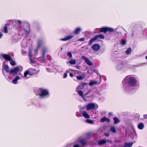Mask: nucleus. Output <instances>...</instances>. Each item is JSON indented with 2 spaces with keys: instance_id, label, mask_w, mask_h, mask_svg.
Instances as JSON below:
<instances>
[{
  "instance_id": "obj_1",
  "label": "nucleus",
  "mask_w": 147,
  "mask_h": 147,
  "mask_svg": "<svg viewBox=\"0 0 147 147\" xmlns=\"http://www.w3.org/2000/svg\"><path fill=\"white\" fill-rule=\"evenodd\" d=\"M122 82L123 88H126L136 86L137 80L134 77L127 76L123 79Z\"/></svg>"
},
{
  "instance_id": "obj_2",
  "label": "nucleus",
  "mask_w": 147,
  "mask_h": 147,
  "mask_svg": "<svg viewBox=\"0 0 147 147\" xmlns=\"http://www.w3.org/2000/svg\"><path fill=\"white\" fill-rule=\"evenodd\" d=\"M19 26L21 28H22L26 32L27 35H28L30 33V25L27 22H21L19 20Z\"/></svg>"
},
{
  "instance_id": "obj_3",
  "label": "nucleus",
  "mask_w": 147,
  "mask_h": 147,
  "mask_svg": "<svg viewBox=\"0 0 147 147\" xmlns=\"http://www.w3.org/2000/svg\"><path fill=\"white\" fill-rule=\"evenodd\" d=\"M38 95L40 98L48 97L50 96L49 90L42 88H39L38 90Z\"/></svg>"
},
{
  "instance_id": "obj_4",
  "label": "nucleus",
  "mask_w": 147,
  "mask_h": 147,
  "mask_svg": "<svg viewBox=\"0 0 147 147\" xmlns=\"http://www.w3.org/2000/svg\"><path fill=\"white\" fill-rule=\"evenodd\" d=\"M2 57L6 60L9 61L10 64L12 66L16 65V63L15 61L12 60L11 57L6 54H3L2 55Z\"/></svg>"
},
{
  "instance_id": "obj_5",
  "label": "nucleus",
  "mask_w": 147,
  "mask_h": 147,
  "mask_svg": "<svg viewBox=\"0 0 147 147\" xmlns=\"http://www.w3.org/2000/svg\"><path fill=\"white\" fill-rule=\"evenodd\" d=\"M100 29V30L99 32V33L103 32L105 33H107V32H112L114 30L113 28L110 27H102Z\"/></svg>"
},
{
  "instance_id": "obj_6",
  "label": "nucleus",
  "mask_w": 147,
  "mask_h": 147,
  "mask_svg": "<svg viewBox=\"0 0 147 147\" xmlns=\"http://www.w3.org/2000/svg\"><path fill=\"white\" fill-rule=\"evenodd\" d=\"M92 49L95 51H97L99 50L100 48V45L97 44H95L92 46Z\"/></svg>"
},
{
  "instance_id": "obj_7",
  "label": "nucleus",
  "mask_w": 147,
  "mask_h": 147,
  "mask_svg": "<svg viewBox=\"0 0 147 147\" xmlns=\"http://www.w3.org/2000/svg\"><path fill=\"white\" fill-rule=\"evenodd\" d=\"M47 49L45 47H43L41 50V57L44 58L45 57L46 53L47 52Z\"/></svg>"
},
{
  "instance_id": "obj_8",
  "label": "nucleus",
  "mask_w": 147,
  "mask_h": 147,
  "mask_svg": "<svg viewBox=\"0 0 147 147\" xmlns=\"http://www.w3.org/2000/svg\"><path fill=\"white\" fill-rule=\"evenodd\" d=\"M95 104L93 103H90L86 105V107L88 110L94 109L95 107Z\"/></svg>"
},
{
  "instance_id": "obj_9",
  "label": "nucleus",
  "mask_w": 147,
  "mask_h": 147,
  "mask_svg": "<svg viewBox=\"0 0 147 147\" xmlns=\"http://www.w3.org/2000/svg\"><path fill=\"white\" fill-rule=\"evenodd\" d=\"M18 71V67H16L13 68V69H12L10 71L9 74H16Z\"/></svg>"
},
{
  "instance_id": "obj_10",
  "label": "nucleus",
  "mask_w": 147,
  "mask_h": 147,
  "mask_svg": "<svg viewBox=\"0 0 147 147\" xmlns=\"http://www.w3.org/2000/svg\"><path fill=\"white\" fill-rule=\"evenodd\" d=\"M82 58L84 59L85 62L89 65H92V64L90 61L86 57L84 56H82Z\"/></svg>"
},
{
  "instance_id": "obj_11",
  "label": "nucleus",
  "mask_w": 147,
  "mask_h": 147,
  "mask_svg": "<svg viewBox=\"0 0 147 147\" xmlns=\"http://www.w3.org/2000/svg\"><path fill=\"white\" fill-rule=\"evenodd\" d=\"M43 40L42 39H40L38 40L37 45V48L39 49L41 47L43 44Z\"/></svg>"
},
{
  "instance_id": "obj_12",
  "label": "nucleus",
  "mask_w": 147,
  "mask_h": 147,
  "mask_svg": "<svg viewBox=\"0 0 147 147\" xmlns=\"http://www.w3.org/2000/svg\"><path fill=\"white\" fill-rule=\"evenodd\" d=\"M73 37V36L72 35H68L65 36L64 38L61 39V40L63 41H65L71 39Z\"/></svg>"
},
{
  "instance_id": "obj_13",
  "label": "nucleus",
  "mask_w": 147,
  "mask_h": 147,
  "mask_svg": "<svg viewBox=\"0 0 147 147\" xmlns=\"http://www.w3.org/2000/svg\"><path fill=\"white\" fill-rule=\"evenodd\" d=\"M9 26V23L6 24L3 27V31L5 33H7L8 32V28Z\"/></svg>"
},
{
  "instance_id": "obj_14",
  "label": "nucleus",
  "mask_w": 147,
  "mask_h": 147,
  "mask_svg": "<svg viewBox=\"0 0 147 147\" xmlns=\"http://www.w3.org/2000/svg\"><path fill=\"white\" fill-rule=\"evenodd\" d=\"M12 21L13 27L16 28L18 27V20H12Z\"/></svg>"
},
{
  "instance_id": "obj_15",
  "label": "nucleus",
  "mask_w": 147,
  "mask_h": 147,
  "mask_svg": "<svg viewBox=\"0 0 147 147\" xmlns=\"http://www.w3.org/2000/svg\"><path fill=\"white\" fill-rule=\"evenodd\" d=\"M81 31V28L80 27H78L76 28L74 32V33L75 34H78Z\"/></svg>"
},
{
  "instance_id": "obj_16",
  "label": "nucleus",
  "mask_w": 147,
  "mask_h": 147,
  "mask_svg": "<svg viewBox=\"0 0 147 147\" xmlns=\"http://www.w3.org/2000/svg\"><path fill=\"white\" fill-rule=\"evenodd\" d=\"M3 67L7 72L9 73L10 71L9 70V67L7 65L5 64H3Z\"/></svg>"
},
{
  "instance_id": "obj_17",
  "label": "nucleus",
  "mask_w": 147,
  "mask_h": 147,
  "mask_svg": "<svg viewBox=\"0 0 147 147\" xmlns=\"http://www.w3.org/2000/svg\"><path fill=\"white\" fill-rule=\"evenodd\" d=\"M29 72V75L32 76L35 74V70L33 69L30 68L28 70Z\"/></svg>"
},
{
  "instance_id": "obj_18",
  "label": "nucleus",
  "mask_w": 147,
  "mask_h": 147,
  "mask_svg": "<svg viewBox=\"0 0 147 147\" xmlns=\"http://www.w3.org/2000/svg\"><path fill=\"white\" fill-rule=\"evenodd\" d=\"M100 82L98 83L97 81L92 80L89 82V84L90 86H92L94 84H99Z\"/></svg>"
},
{
  "instance_id": "obj_19",
  "label": "nucleus",
  "mask_w": 147,
  "mask_h": 147,
  "mask_svg": "<svg viewBox=\"0 0 147 147\" xmlns=\"http://www.w3.org/2000/svg\"><path fill=\"white\" fill-rule=\"evenodd\" d=\"M133 144V143L132 142L125 143L124 145L123 146V147H131Z\"/></svg>"
},
{
  "instance_id": "obj_20",
  "label": "nucleus",
  "mask_w": 147,
  "mask_h": 147,
  "mask_svg": "<svg viewBox=\"0 0 147 147\" xmlns=\"http://www.w3.org/2000/svg\"><path fill=\"white\" fill-rule=\"evenodd\" d=\"M106 121L110 122V120L108 118H106L105 117L102 118L100 119V121L101 122H103Z\"/></svg>"
},
{
  "instance_id": "obj_21",
  "label": "nucleus",
  "mask_w": 147,
  "mask_h": 147,
  "mask_svg": "<svg viewBox=\"0 0 147 147\" xmlns=\"http://www.w3.org/2000/svg\"><path fill=\"white\" fill-rule=\"evenodd\" d=\"M97 40V39L96 36H95L94 37L90 40L89 42L88 45H91L92 43L93 42Z\"/></svg>"
},
{
  "instance_id": "obj_22",
  "label": "nucleus",
  "mask_w": 147,
  "mask_h": 147,
  "mask_svg": "<svg viewBox=\"0 0 147 147\" xmlns=\"http://www.w3.org/2000/svg\"><path fill=\"white\" fill-rule=\"evenodd\" d=\"M82 115L85 118H90L89 115L87 113V112L85 111H84L82 113Z\"/></svg>"
},
{
  "instance_id": "obj_23",
  "label": "nucleus",
  "mask_w": 147,
  "mask_h": 147,
  "mask_svg": "<svg viewBox=\"0 0 147 147\" xmlns=\"http://www.w3.org/2000/svg\"><path fill=\"white\" fill-rule=\"evenodd\" d=\"M107 140H102L99 141L98 142V144L100 145H103L105 144L106 143Z\"/></svg>"
},
{
  "instance_id": "obj_24",
  "label": "nucleus",
  "mask_w": 147,
  "mask_h": 147,
  "mask_svg": "<svg viewBox=\"0 0 147 147\" xmlns=\"http://www.w3.org/2000/svg\"><path fill=\"white\" fill-rule=\"evenodd\" d=\"M32 51L31 50V49H30L29 51V52L28 53V54H29L30 60V61H31L32 62Z\"/></svg>"
},
{
  "instance_id": "obj_25",
  "label": "nucleus",
  "mask_w": 147,
  "mask_h": 147,
  "mask_svg": "<svg viewBox=\"0 0 147 147\" xmlns=\"http://www.w3.org/2000/svg\"><path fill=\"white\" fill-rule=\"evenodd\" d=\"M69 63L71 65H75L76 63V61L75 59H71L69 61Z\"/></svg>"
},
{
  "instance_id": "obj_26",
  "label": "nucleus",
  "mask_w": 147,
  "mask_h": 147,
  "mask_svg": "<svg viewBox=\"0 0 147 147\" xmlns=\"http://www.w3.org/2000/svg\"><path fill=\"white\" fill-rule=\"evenodd\" d=\"M113 119L114 121V123L117 124L119 123L120 121V120L117 117H114Z\"/></svg>"
},
{
  "instance_id": "obj_27",
  "label": "nucleus",
  "mask_w": 147,
  "mask_h": 147,
  "mask_svg": "<svg viewBox=\"0 0 147 147\" xmlns=\"http://www.w3.org/2000/svg\"><path fill=\"white\" fill-rule=\"evenodd\" d=\"M144 127V125L142 123H140L138 125V127L140 129H142Z\"/></svg>"
},
{
  "instance_id": "obj_28",
  "label": "nucleus",
  "mask_w": 147,
  "mask_h": 147,
  "mask_svg": "<svg viewBox=\"0 0 147 147\" xmlns=\"http://www.w3.org/2000/svg\"><path fill=\"white\" fill-rule=\"evenodd\" d=\"M97 40L99 38L100 39H104V36L102 34H100L95 36Z\"/></svg>"
},
{
  "instance_id": "obj_29",
  "label": "nucleus",
  "mask_w": 147,
  "mask_h": 147,
  "mask_svg": "<svg viewBox=\"0 0 147 147\" xmlns=\"http://www.w3.org/2000/svg\"><path fill=\"white\" fill-rule=\"evenodd\" d=\"M18 80V76H16V78L13 80L12 81V83L14 84H16L17 83V81Z\"/></svg>"
},
{
  "instance_id": "obj_30",
  "label": "nucleus",
  "mask_w": 147,
  "mask_h": 147,
  "mask_svg": "<svg viewBox=\"0 0 147 147\" xmlns=\"http://www.w3.org/2000/svg\"><path fill=\"white\" fill-rule=\"evenodd\" d=\"M131 49L130 47L128 48L126 51L125 53L127 55L130 54L131 53Z\"/></svg>"
},
{
  "instance_id": "obj_31",
  "label": "nucleus",
  "mask_w": 147,
  "mask_h": 147,
  "mask_svg": "<svg viewBox=\"0 0 147 147\" xmlns=\"http://www.w3.org/2000/svg\"><path fill=\"white\" fill-rule=\"evenodd\" d=\"M77 92L78 93L80 96H82V97L84 99V95H83V92L82 91H77Z\"/></svg>"
},
{
  "instance_id": "obj_32",
  "label": "nucleus",
  "mask_w": 147,
  "mask_h": 147,
  "mask_svg": "<svg viewBox=\"0 0 147 147\" xmlns=\"http://www.w3.org/2000/svg\"><path fill=\"white\" fill-rule=\"evenodd\" d=\"M83 88L82 87L81 85H79L78 87L76 88V90L77 91H80V90H82Z\"/></svg>"
},
{
  "instance_id": "obj_33",
  "label": "nucleus",
  "mask_w": 147,
  "mask_h": 147,
  "mask_svg": "<svg viewBox=\"0 0 147 147\" xmlns=\"http://www.w3.org/2000/svg\"><path fill=\"white\" fill-rule=\"evenodd\" d=\"M110 130L114 133H116V131L115 127H111Z\"/></svg>"
},
{
  "instance_id": "obj_34",
  "label": "nucleus",
  "mask_w": 147,
  "mask_h": 147,
  "mask_svg": "<svg viewBox=\"0 0 147 147\" xmlns=\"http://www.w3.org/2000/svg\"><path fill=\"white\" fill-rule=\"evenodd\" d=\"M126 43V41L125 40L122 39L120 42V44L123 45H125Z\"/></svg>"
},
{
  "instance_id": "obj_35",
  "label": "nucleus",
  "mask_w": 147,
  "mask_h": 147,
  "mask_svg": "<svg viewBox=\"0 0 147 147\" xmlns=\"http://www.w3.org/2000/svg\"><path fill=\"white\" fill-rule=\"evenodd\" d=\"M80 73H81V71L78 70H75L74 73V76H76L77 75L79 74Z\"/></svg>"
},
{
  "instance_id": "obj_36",
  "label": "nucleus",
  "mask_w": 147,
  "mask_h": 147,
  "mask_svg": "<svg viewBox=\"0 0 147 147\" xmlns=\"http://www.w3.org/2000/svg\"><path fill=\"white\" fill-rule=\"evenodd\" d=\"M69 71L68 70H67L66 71V72L64 73L63 75V78H65L67 76V73H69Z\"/></svg>"
},
{
  "instance_id": "obj_37",
  "label": "nucleus",
  "mask_w": 147,
  "mask_h": 147,
  "mask_svg": "<svg viewBox=\"0 0 147 147\" xmlns=\"http://www.w3.org/2000/svg\"><path fill=\"white\" fill-rule=\"evenodd\" d=\"M76 77L77 79L78 80H82L83 78V77L81 76H76Z\"/></svg>"
},
{
  "instance_id": "obj_38",
  "label": "nucleus",
  "mask_w": 147,
  "mask_h": 147,
  "mask_svg": "<svg viewBox=\"0 0 147 147\" xmlns=\"http://www.w3.org/2000/svg\"><path fill=\"white\" fill-rule=\"evenodd\" d=\"M81 145L83 146H84L86 144V142L82 140L81 141Z\"/></svg>"
},
{
  "instance_id": "obj_39",
  "label": "nucleus",
  "mask_w": 147,
  "mask_h": 147,
  "mask_svg": "<svg viewBox=\"0 0 147 147\" xmlns=\"http://www.w3.org/2000/svg\"><path fill=\"white\" fill-rule=\"evenodd\" d=\"M86 121L87 122L90 124H93L94 123V122L93 121L89 119H87L86 120Z\"/></svg>"
},
{
  "instance_id": "obj_40",
  "label": "nucleus",
  "mask_w": 147,
  "mask_h": 147,
  "mask_svg": "<svg viewBox=\"0 0 147 147\" xmlns=\"http://www.w3.org/2000/svg\"><path fill=\"white\" fill-rule=\"evenodd\" d=\"M29 72L28 71V70H27L26 71H25L24 74V76L25 77H26L27 75H29Z\"/></svg>"
},
{
  "instance_id": "obj_41",
  "label": "nucleus",
  "mask_w": 147,
  "mask_h": 147,
  "mask_svg": "<svg viewBox=\"0 0 147 147\" xmlns=\"http://www.w3.org/2000/svg\"><path fill=\"white\" fill-rule=\"evenodd\" d=\"M27 53V52L26 51L22 49V54L23 55H24L26 54Z\"/></svg>"
},
{
  "instance_id": "obj_42",
  "label": "nucleus",
  "mask_w": 147,
  "mask_h": 147,
  "mask_svg": "<svg viewBox=\"0 0 147 147\" xmlns=\"http://www.w3.org/2000/svg\"><path fill=\"white\" fill-rule=\"evenodd\" d=\"M67 55L70 57H72V54L71 52H69L67 53Z\"/></svg>"
},
{
  "instance_id": "obj_43",
  "label": "nucleus",
  "mask_w": 147,
  "mask_h": 147,
  "mask_svg": "<svg viewBox=\"0 0 147 147\" xmlns=\"http://www.w3.org/2000/svg\"><path fill=\"white\" fill-rule=\"evenodd\" d=\"M91 90H88V91L86 93H85L84 95V96H85L86 95L88 94L91 91Z\"/></svg>"
},
{
  "instance_id": "obj_44",
  "label": "nucleus",
  "mask_w": 147,
  "mask_h": 147,
  "mask_svg": "<svg viewBox=\"0 0 147 147\" xmlns=\"http://www.w3.org/2000/svg\"><path fill=\"white\" fill-rule=\"evenodd\" d=\"M85 40V38H81L79 39V41H84Z\"/></svg>"
},
{
  "instance_id": "obj_45",
  "label": "nucleus",
  "mask_w": 147,
  "mask_h": 147,
  "mask_svg": "<svg viewBox=\"0 0 147 147\" xmlns=\"http://www.w3.org/2000/svg\"><path fill=\"white\" fill-rule=\"evenodd\" d=\"M92 135V133H87L86 134V135L88 137H91Z\"/></svg>"
},
{
  "instance_id": "obj_46",
  "label": "nucleus",
  "mask_w": 147,
  "mask_h": 147,
  "mask_svg": "<svg viewBox=\"0 0 147 147\" xmlns=\"http://www.w3.org/2000/svg\"><path fill=\"white\" fill-rule=\"evenodd\" d=\"M23 69V67L22 66H19V71H22Z\"/></svg>"
},
{
  "instance_id": "obj_47",
  "label": "nucleus",
  "mask_w": 147,
  "mask_h": 147,
  "mask_svg": "<svg viewBox=\"0 0 147 147\" xmlns=\"http://www.w3.org/2000/svg\"><path fill=\"white\" fill-rule=\"evenodd\" d=\"M74 76V74H73L72 73H69V76L71 77H73Z\"/></svg>"
},
{
  "instance_id": "obj_48",
  "label": "nucleus",
  "mask_w": 147,
  "mask_h": 147,
  "mask_svg": "<svg viewBox=\"0 0 147 147\" xmlns=\"http://www.w3.org/2000/svg\"><path fill=\"white\" fill-rule=\"evenodd\" d=\"M105 135L107 137H108L109 136V133H107L105 134Z\"/></svg>"
},
{
  "instance_id": "obj_49",
  "label": "nucleus",
  "mask_w": 147,
  "mask_h": 147,
  "mask_svg": "<svg viewBox=\"0 0 147 147\" xmlns=\"http://www.w3.org/2000/svg\"><path fill=\"white\" fill-rule=\"evenodd\" d=\"M80 85H81L82 87L83 88V87L86 85V84L84 83H82Z\"/></svg>"
},
{
  "instance_id": "obj_50",
  "label": "nucleus",
  "mask_w": 147,
  "mask_h": 147,
  "mask_svg": "<svg viewBox=\"0 0 147 147\" xmlns=\"http://www.w3.org/2000/svg\"><path fill=\"white\" fill-rule=\"evenodd\" d=\"M73 147H80V145L79 144H75Z\"/></svg>"
},
{
  "instance_id": "obj_51",
  "label": "nucleus",
  "mask_w": 147,
  "mask_h": 147,
  "mask_svg": "<svg viewBox=\"0 0 147 147\" xmlns=\"http://www.w3.org/2000/svg\"><path fill=\"white\" fill-rule=\"evenodd\" d=\"M38 49H37V47L36 49L34 50V51H35V53H37L38 52Z\"/></svg>"
},
{
  "instance_id": "obj_52",
  "label": "nucleus",
  "mask_w": 147,
  "mask_h": 147,
  "mask_svg": "<svg viewBox=\"0 0 147 147\" xmlns=\"http://www.w3.org/2000/svg\"><path fill=\"white\" fill-rule=\"evenodd\" d=\"M144 118L147 119V114L146 115H144Z\"/></svg>"
},
{
  "instance_id": "obj_53",
  "label": "nucleus",
  "mask_w": 147,
  "mask_h": 147,
  "mask_svg": "<svg viewBox=\"0 0 147 147\" xmlns=\"http://www.w3.org/2000/svg\"><path fill=\"white\" fill-rule=\"evenodd\" d=\"M3 36V34H2L0 32V38H1Z\"/></svg>"
},
{
  "instance_id": "obj_54",
  "label": "nucleus",
  "mask_w": 147,
  "mask_h": 147,
  "mask_svg": "<svg viewBox=\"0 0 147 147\" xmlns=\"http://www.w3.org/2000/svg\"><path fill=\"white\" fill-rule=\"evenodd\" d=\"M112 114H113V113L111 112H109V115L110 116L112 115Z\"/></svg>"
},
{
  "instance_id": "obj_55",
  "label": "nucleus",
  "mask_w": 147,
  "mask_h": 147,
  "mask_svg": "<svg viewBox=\"0 0 147 147\" xmlns=\"http://www.w3.org/2000/svg\"><path fill=\"white\" fill-rule=\"evenodd\" d=\"M75 67L77 69H79V67L78 65H76L75 66Z\"/></svg>"
}]
</instances>
